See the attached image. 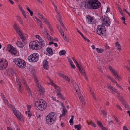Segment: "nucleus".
I'll return each instance as SVG.
<instances>
[{"mask_svg": "<svg viewBox=\"0 0 130 130\" xmlns=\"http://www.w3.org/2000/svg\"><path fill=\"white\" fill-rule=\"evenodd\" d=\"M101 6V3L98 0H87V2H83L82 6L88 9H96L99 8Z\"/></svg>", "mask_w": 130, "mask_h": 130, "instance_id": "1", "label": "nucleus"}, {"mask_svg": "<svg viewBox=\"0 0 130 130\" xmlns=\"http://www.w3.org/2000/svg\"><path fill=\"white\" fill-rule=\"evenodd\" d=\"M44 44L43 41L40 42L38 41H34L30 42L29 46L30 48L33 50H38L41 48L43 46H44Z\"/></svg>", "mask_w": 130, "mask_h": 130, "instance_id": "2", "label": "nucleus"}, {"mask_svg": "<svg viewBox=\"0 0 130 130\" xmlns=\"http://www.w3.org/2000/svg\"><path fill=\"white\" fill-rule=\"evenodd\" d=\"M35 105L39 110L41 111L45 109L47 107V104L45 102L42 100L36 101Z\"/></svg>", "mask_w": 130, "mask_h": 130, "instance_id": "3", "label": "nucleus"}, {"mask_svg": "<svg viewBox=\"0 0 130 130\" xmlns=\"http://www.w3.org/2000/svg\"><path fill=\"white\" fill-rule=\"evenodd\" d=\"M97 34L103 37L106 35V31L104 26L103 25H99L96 30Z\"/></svg>", "mask_w": 130, "mask_h": 130, "instance_id": "4", "label": "nucleus"}, {"mask_svg": "<svg viewBox=\"0 0 130 130\" xmlns=\"http://www.w3.org/2000/svg\"><path fill=\"white\" fill-rule=\"evenodd\" d=\"M13 62L19 68H24L25 67L26 63L25 62L21 59L15 58L13 59Z\"/></svg>", "mask_w": 130, "mask_h": 130, "instance_id": "5", "label": "nucleus"}, {"mask_svg": "<svg viewBox=\"0 0 130 130\" xmlns=\"http://www.w3.org/2000/svg\"><path fill=\"white\" fill-rule=\"evenodd\" d=\"M55 115V113L53 112L50 113L47 115L46 118V120L48 123L50 122L53 124L55 122L56 118Z\"/></svg>", "mask_w": 130, "mask_h": 130, "instance_id": "6", "label": "nucleus"}, {"mask_svg": "<svg viewBox=\"0 0 130 130\" xmlns=\"http://www.w3.org/2000/svg\"><path fill=\"white\" fill-rule=\"evenodd\" d=\"M39 59V56L37 53H34L29 56L28 59L30 62H35Z\"/></svg>", "mask_w": 130, "mask_h": 130, "instance_id": "7", "label": "nucleus"}, {"mask_svg": "<svg viewBox=\"0 0 130 130\" xmlns=\"http://www.w3.org/2000/svg\"><path fill=\"white\" fill-rule=\"evenodd\" d=\"M7 50L12 54L14 56L16 55L17 54V49L9 44L7 45Z\"/></svg>", "mask_w": 130, "mask_h": 130, "instance_id": "8", "label": "nucleus"}, {"mask_svg": "<svg viewBox=\"0 0 130 130\" xmlns=\"http://www.w3.org/2000/svg\"><path fill=\"white\" fill-rule=\"evenodd\" d=\"M7 66V62L6 59H0V70L5 69Z\"/></svg>", "mask_w": 130, "mask_h": 130, "instance_id": "9", "label": "nucleus"}, {"mask_svg": "<svg viewBox=\"0 0 130 130\" xmlns=\"http://www.w3.org/2000/svg\"><path fill=\"white\" fill-rule=\"evenodd\" d=\"M103 23L106 26H110V21L109 18L106 16H102L101 18Z\"/></svg>", "mask_w": 130, "mask_h": 130, "instance_id": "10", "label": "nucleus"}, {"mask_svg": "<svg viewBox=\"0 0 130 130\" xmlns=\"http://www.w3.org/2000/svg\"><path fill=\"white\" fill-rule=\"evenodd\" d=\"M76 63V66L78 68L80 72L83 74V75L84 76L85 79L86 80H87L88 78L85 73V71L83 67L81 65H79L77 62Z\"/></svg>", "mask_w": 130, "mask_h": 130, "instance_id": "11", "label": "nucleus"}, {"mask_svg": "<svg viewBox=\"0 0 130 130\" xmlns=\"http://www.w3.org/2000/svg\"><path fill=\"white\" fill-rule=\"evenodd\" d=\"M86 20L88 23L93 24L95 23L94 20L93 18L89 15L87 16Z\"/></svg>", "mask_w": 130, "mask_h": 130, "instance_id": "12", "label": "nucleus"}, {"mask_svg": "<svg viewBox=\"0 0 130 130\" xmlns=\"http://www.w3.org/2000/svg\"><path fill=\"white\" fill-rule=\"evenodd\" d=\"M13 111L14 114L15 115L16 117L19 120H21V119L22 118L23 116L21 115L20 112H17V110H16V109L15 110H13Z\"/></svg>", "mask_w": 130, "mask_h": 130, "instance_id": "13", "label": "nucleus"}, {"mask_svg": "<svg viewBox=\"0 0 130 130\" xmlns=\"http://www.w3.org/2000/svg\"><path fill=\"white\" fill-rule=\"evenodd\" d=\"M76 91L77 92H78V97H79L80 101L82 102V104L84 105L85 103L84 99L83 98V97L80 95V93L79 92V89H76Z\"/></svg>", "mask_w": 130, "mask_h": 130, "instance_id": "14", "label": "nucleus"}, {"mask_svg": "<svg viewBox=\"0 0 130 130\" xmlns=\"http://www.w3.org/2000/svg\"><path fill=\"white\" fill-rule=\"evenodd\" d=\"M13 27L14 29L16 30V32L19 35H20V33L22 32V31H21V29L16 23H15V25Z\"/></svg>", "mask_w": 130, "mask_h": 130, "instance_id": "15", "label": "nucleus"}, {"mask_svg": "<svg viewBox=\"0 0 130 130\" xmlns=\"http://www.w3.org/2000/svg\"><path fill=\"white\" fill-rule=\"evenodd\" d=\"M107 87L108 88L110 92L112 94L114 93L116 89L114 87L110 85H108Z\"/></svg>", "mask_w": 130, "mask_h": 130, "instance_id": "16", "label": "nucleus"}, {"mask_svg": "<svg viewBox=\"0 0 130 130\" xmlns=\"http://www.w3.org/2000/svg\"><path fill=\"white\" fill-rule=\"evenodd\" d=\"M37 87L39 89V90L41 95H43L44 92V89L40 85H38Z\"/></svg>", "mask_w": 130, "mask_h": 130, "instance_id": "17", "label": "nucleus"}, {"mask_svg": "<svg viewBox=\"0 0 130 130\" xmlns=\"http://www.w3.org/2000/svg\"><path fill=\"white\" fill-rule=\"evenodd\" d=\"M112 73L113 74V76L116 79L119 80L121 79L120 76L115 71L113 72Z\"/></svg>", "mask_w": 130, "mask_h": 130, "instance_id": "18", "label": "nucleus"}, {"mask_svg": "<svg viewBox=\"0 0 130 130\" xmlns=\"http://www.w3.org/2000/svg\"><path fill=\"white\" fill-rule=\"evenodd\" d=\"M43 67L44 69H48V62L46 60H45L43 62Z\"/></svg>", "mask_w": 130, "mask_h": 130, "instance_id": "19", "label": "nucleus"}, {"mask_svg": "<svg viewBox=\"0 0 130 130\" xmlns=\"http://www.w3.org/2000/svg\"><path fill=\"white\" fill-rule=\"evenodd\" d=\"M20 34V35H19V36L20 37L21 39L22 40V41L25 43L26 40V37L23 35L22 32Z\"/></svg>", "mask_w": 130, "mask_h": 130, "instance_id": "20", "label": "nucleus"}, {"mask_svg": "<svg viewBox=\"0 0 130 130\" xmlns=\"http://www.w3.org/2000/svg\"><path fill=\"white\" fill-rule=\"evenodd\" d=\"M115 45L116 47H117V49L118 50L120 51L121 50V45L119 44V42H117L115 43Z\"/></svg>", "mask_w": 130, "mask_h": 130, "instance_id": "21", "label": "nucleus"}, {"mask_svg": "<svg viewBox=\"0 0 130 130\" xmlns=\"http://www.w3.org/2000/svg\"><path fill=\"white\" fill-rule=\"evenodd\" d=\"M46 51L48 52L49 54L50 55H52L53 54V52L51 48L50 47H47L46 48Z\"/></svg>", "mask_w": 130, "mask_h": 130, "instance_id": "22", "label": "nucleus"}, {"mask_svg": "<svg viewBox=\"0 0 130 130\" xmlns=\"http://www.w3.org/2000/svg\"><path fill=\"white\" fill-rule=\"evenodd\" d=\"M74 127L75 128H77L78 130H80L82 128L81 125L80 124L77 125H74Z\"/></svg>", "mask_w": 130, "mask_h": 130, "instance_id": "23", "label": "nucleus"}, {"mask_svg": "<svg viewBox=\"0 0 130 130\" xmlns=\"http://www.w3.org/2000/svg\"><path fill=\"white\" fill-rule=\"evenodd\" d=\"M96 50L97 51L98 53H102L104 51V50L102 48H96Z\"/></svg>", "mask_w": 130, "mask_h": 130, "instance_id": "24", "label": "nucleus"}, {"mask_svg": "<svg viewBox=\"0 0 130 130\" xmlns=\"http://www.w3.org/2000/svg\"><path fill=\"white\" fill-rule=\"evenodd\" d=\"M59 53L60 55H64L66 54V52L65 50H63L60 51Z\"/></svg>", "mask_w": 130, "mask_h": 130, "instance_id": "25", "label": "nucleus"}, {"mask_svg": "<svg viewBox=\"0 0 130 130\" xmlns=\"http://www.w3.org/2000/svg\"><path fill=\"white\" fill-rule=\"evenodd\" d=\"M19 47L22 48L24 46L23 43L20 41H18L17 43Z\"/></svg>", "mask_w": 130, "mask_h": 130, "instance_id": "26", "label": "nucleus"}, {"mask_svg": "<svg viewBox=\"0 0 130 130\" xmlns=\"http://www.w3.org/2000/svg\"><path fill=\"white\" fill-rule=\"evenodd\" d=\"M17 19L18 21L20 22V24H23V21L21 19V18L19 16L17 17Z\"/></svg>", "mask_w": 130, "mask_h": 130, "instance_id": "27", "label": "nucleus"}, {"mask_svg": "<svg viewBox=\"0 0 130 130\" xmlns=\"http://www.w3.org/2000/svg\"><path fill=\"white\" fill-rule=\"evenodd\" d=\"M22 83L25 86L26 88H28V90H29V88L28 86L27 85V84L26 83L25 81L23 80Z\"/></svg>", "mask_w": 130, "mask_h": 130, "instance_id": "28", "label": "nucleus"}, {"mask_svg": "<svg viewBox=\"0 0 130 130\" xmlns=\"http://www.w3.org/2000/svg\"><path fill=\"white\" fill-rule=\"evenodd\" d=\"M57 95L59 96V97L62 100H64L65 99L64 98L63 96V95L62 94L60 93L59 92L57 93Z\"/></svg>", "mask_w": 130, "mask_h": 130, "instance_id": "29", "label": "nucleus"}, {"mask_svg": "<svg viewBox=\"0 0 130 130\" xmlns=\"http://www.w3.org/2000/svg\"><path fill=\"white\" fill-rule=\"evenodd\" d=\"M97 123L98 125L101 128L103 126L102 123L99 121H97Z\"/></svg>", "mask_w": 130, "mask_h": 130, "instance_id": "30", "label": "nucleus"}, {"mask_svg": "<svg viewBox=\"0 0 130 130\" xmlns=\"http://www.w3.org/2000/svg\"><path fill=\"white\" fill-rule=\"evenodd\" d=\"M89 122L94 127H95L96 126L95 124L92 121H90Z\"/></svg>", "mask_w": 130, "mask_h": 130, "instance_id": "31", "label": "nucleus"}, {"mask_svg": "<svg viewBox=\"0 0 130 130\" xmlns=\"http://www.w3.org/2000/svg\"><path fill=\"white\" fill-rule=\"evenodd\" d=\"M60 13L59 14H58L59 16V17L57 18V20L61 24L62 21H61V16L60 15Z\"/></svg>", "mask_w": 130, "mask_h": 130, "instance_id": "32", "label": "nucleus"}, {"mask_svg": "<svg viewBox=\"0 0 130 130\" xmlns=\"http://www.w3.org/2000/svg\"><path fill=\"white\" fill-rule=\"evenodd\" d=\"M35 82L36 83V85H37V86L38 85H40L39 84V82L38 80L36 78H35Z\"/></svg>", "mask_w": 130, "mask_h": 130, "instance_id": "33", "label": "nucleus"}, {"mask_svg": "<svg viewBox=\"0 0 130 130\" xmlns=\"http://www.w3.org/2000/svg\"><path fill=\"white\" fill-rule=\"evenodd\" d=\"M101 112L102 114L105 116V117H106L107 115L106 112L103 110H101Z\"/></svg>", "mask_w": 130, "mask_h": 130, "instance_id": "34", "label": "nucleus"}, {"mask_svg": "<svg viewBox=\"0 0 130 130\" xmlns=\"http://www.w3.org/2000/svg\"><path fill=\"white\" fill-rule=\"evenodd\" d=\"M123 105L125 108L127 109H129V106L128 104L126 103H123Z\"/></svg>", "mask_w": 130, "mask_h": 130, "instance_id": "35", "label": "nucleus"}, {"mask_svg": "<svg viewBox=\"0 0 130 130\" xmlns=\"http://www.w3.org/2000/svg\"><path fill=\"white\" fill-rule=\"evenodd\" d=\"M47 25L48 28L50 29L51 31H52V27H51V26L50 24L49 23V22H47Z\"/></svg>", "mask_w": 130, "mask_h": 130, "instance_id": "36", "label": "nucleus"}, {"mask_svg": "<svg viewBox=\"0 0 130 130\" xmlns=\"http://www.w3.org/2000/svg\"><path fill=\"white\" fill-rule=\"evenodd\" d=\"M81 36L86 41H87L88 42H90L89 40L88 39H87L82 34H81Z\"/></svg>", "mask_w": 130, "mask_h": 130, "instance_id": "37", "label": "nucleus"}, {"mask_svg": "<svg viewBox=\"0 0 130 130\" xmlns=\"http://www.w3.org/2000/svg\"><path fill=\"white\" fill-rule=\"evenodd\" d=\"M67 112V110L65 108H63V111L62 112V115H65V113Z\"/></svg>", "mask_w": 130, "mask_h": 130, "instance_id": "38", "label": "nucleus"}, {"mask_svg": "<svg viewBox=\"0 0 130 130\" xmlns=\"http://www.w3.org/2000/svg\"><path fill=\"white\" fill-rule=\"evenodd\" d=\"M57 27V28L59 32L61 34V35L62 34H63V33H64L63 31L62 30L61 28H60V29H59L58 27Z\"/></svg>", "mask_w": 130, "mask_h": 130, "instance_id": "39", "label": "nucleus"}, {"mask_svg": "<svg viewBox=\"0 0 130 130\" xmlns=\"http://www.w3.org/2000/svg\"><path fill=\"white\" fill-rule=\"evenodd\" d=\"M109 69L110 70L111 72L112 73L113 72H114L115 71V70H114L110 66L109 67Z\"/></svg>", "mask_w": 130, "mask_h": 130, "instance_id": "40", "label": "nucleus"}, {"mask_svg": "<svg viewBox=\"0 0 130 130\" xmlns=\"http://www.w3.org/2000/svg\"><path fill=\"white\" fill-rule=\"evenodd\" d=\"M67 58L68 59V61L69 62L70 65L72 64H73V62L72 61L71 59L70 58H69L68 57H67Z\"/></svg>", "mask_w": 130, "mask_h": 130, "instance_id": "41", "label": "nucleus"}, {"mask_svg": "<svg viewBox=\"0 0 130 130\" xmlns=\"http://www.w3.org/2000/svg\"><path fill=\"white\" fill-rule=\"evenodd\" d=\"M44 30H44V32H45L46 33V35L47 36H49V38H50V40H52V39L51 38V36H50V35L46 32V29H45Z\"/></svg>", "mask_w": 130, "mask_h": 130, "instance_id": "42", "label": "nucleus"}, {"mask_svg": "<svg viewBox=\"0 0 130 130\" xmlns=\"http://www.w3.org/2000/svg\"><path fill=\"white\" fill-rule=\"evenodd\" d=\"M22 14L24 16V17L26 18V13H25V11L24 10H22Z\"/></svg>", "mask_w": 130, "mask_h": 130, "instance_id": "43", "label": "nucleus"}, {"mask_svg": "<svg viewBox=\"0 0 130 130\" xmlns=\"http://www.w3.org/2000/svg\"><path fill=\"white\" fill-rule=\"evenodd\" d=\"M35 37L37 38L38 39L40 40H42L41 37L39 35H36L35 36Z\"/></svg>", "mask_w": 130, "mask_h": 130, "instance_id": "44", "label": "nucleus"}, {"mask_svg": "<svg viewBox=\"0 0 130 130\" xmlns=\"http://www.w3.org/2000/svg\"><path fill=\"white\" fill-rule=\"evenodd\" d=\"M70 124L71 125H72L73 124V120L70 119L69 121Z\"/></svg>", "mask_w": 130, "mask_h": 130, "instance_id": "45", "label": "nucleus"}, {"mask_svg": "<svg viewBox=\"0 0 130 130\" xmlns=\"http://www.w3.org/2000/svg\"><path fill=\"white\" fill-rule=\"evenodd\" d=\"M51 83L52 86H54L55 87H57L58 88V86H56L55 84L53 82L52 80H51Z\"/></svg>", "mask_w": 130, "mask_h": 130, "instance_id": "46", "label": "nucleus"}, {"mask_svg": "<svg viewBox=\"0 0 130 130\" xmlns=\"http://www.w3.org/2000/svg\"><path fill=\"white\" fill-rule=\"evenodd\" d=\"M38 16L41 19H43V17L42 16V14H40L39 13H38Z\"/></svg>", "mask_w": 130, "mask_h": 130, "instance_id": "47", "label": "nucleus"}, {"mask_svg": "<svg viewBox=\"0 0 130 130\" xmlns=\"http://www.w3.org/2000/svg\"><path fill=\"white\" fill-rule=\"evenodd\" d=\"M27 107L28 111H30V109L31 108V106H30L27 105Z\"/></svg>", "mask_w": 130, "mask_h": 130, "instance_id": "48", "label": "nucleus"}, {"mask_svg": "<svg viewBox=\"0 0 130 130\" xmlns=\"http://www.w3.org/2000/svg\"><path fill=\"white\" fill-rule=\"evenodd\" d=\"M43 22L44 23H45L47 24V22H48V21L46 20V19H45L44 18H43Z\"/></svg>", "mask_w": 130, "mask_h": 130, "instance_id": "49", "label": "nucleus"}, {"mask_svg": "<svg viewBox=\"0 0 130 130\" xmlns=\"http://www.w3.org/2000/svg\"><path fill=\"white\" fill-rule=\"evenodd\" d=\"M27 113H28V117H29V118L31 116V113L30 112L28 111H27Z\"/></svg>", "mask_w": 130, "mask_h": 130, "instance_id": "50", "label": "nucleus"}, {"mask_svg": "<svg viewBox=\"0 0 130 130\" xmlns=\"http://www.w3.org/2000/svg\"><path fill=\"white\" fill-rule=\"evenodd\" d=\"M54 7L55 8V11L57 13V14H59V12L58 11V9H57V7L56 6H54Z\"/></svg>", "mask_w": 130, "mask_h": 130, "instance_id": "51", "label": "nucleus"}, {"mask_svg": "<svg viewBox=\"0 0 130 130\" xmlns=\"http://www.w3.org/2000/svg\"><path fill=\"white\" fill-rule=\"evenodd\" d=\"M10 108L12 109V110H15V107L13 106L12 105H10Z\"/></svg>", "mask_w": 130, "mask_h": 130, "instance_id": "52", "label": "nucleus"}, {"mask_svg": "<svg viewBox=\"0 0 130 130\" xmlns=\"http://www.w3.org/2000/svg\"><path fill=\"white\" fill-rule=\"evenodd\" d=\"M18 85L19 87L20 90L21 88V85L20 82H19V83H18Z\"/></svg>", "mask_w": 130, "mask_h": 130, "instance_id": "53", "label": "nucleus"}, {"mask_svg": "<svg viewBox=\"0 0 130 130\" xmlns=\"http://www.w3.org/2000/svg\"><path fill=\"white\" fill-rule=\"evenodd\" d=\"M26 89H27V90L28 91V93L29 94V95H31V92L30 91V89L29 88V90H28V88H26Z\"/></svg>", "mask_w": 130, "mask_h": 130, "instance_id": "54", "label": "nucleus"}, {"mask_svg": "<svg viewBox=\"0 0 130 130\" xmlns=\"http://www.w3.org/2000/svg\"><path fill=\"white\" fill-rule=\"evenodd\" d=\"M118 10H119V11L120 12V13L122 15H123V13H122V11L121 10V8L119 7H118Z\"/></svg>", "mask_w": 130, "mask_h": 130, "instance_id": "55", "label": "nucleus"}, {"mask_svg": "<svg viewBox=\"0 0 130 130\" xmlns=\"http://www.w3.org/2000/svg\"><path fill=\"white\" fill-rule=\"evenodd\" d=\"M116 106L120 110H122V108L120 107V106L118 105V104H116Z\"/></svg>", "mask_w": 130, "mask_h": 130, "instance_id": "56", "label": "nucleus"}, {"mask_svg": "<svg viewBox=\"0 0 130 130\" xmlns=\"http://www.w3.org/2000/svg\"><path fill=\"white\" fill-rule=\"evenodd\" d=\"M123 130H129L127 127L125 126H123Z\"/></svg>", "mask_w": 130, "mask_h": 130, "instance_id": "57", "label": "nucleus"}, {"mask_svg": "<svg viewBox=\"0 0 130 130\" xmlns=\"http://www.w3.org/2000/svg\"><path fill=\"white\" fill-rule=\"evenodd\" d=\"M111 81L113 83H117V82L114 79H111Z\"/></svg>", "mask_w": 130, "mask_h": 130, "instance_id": "58", "label": "nucleus"}, {"mask_svg": "<svg viewBox=\"0 0 130 130\" xmlns=\"http://www.w3.org/2000/svg\"><path fill=\"white\" fill-rule=\"evenodd\" d=\"M71 66V67L74 69H75V65H73V64H72L70 65Z\"/></svg>", "mask_w": 130, "mask_h": 130, "instance_id": "59", "label": "nucleus"}, {"mask_svg": "<svg viewBox=\"0 0 130 130\" xmlns=\"http://www.w3.org/2000/svg\"><path fill=\"white\" fill-rule=\"evenodd\" d=\"M64 38V40L66 41L67 42H68L69 40L68 39H67V38L66 37V36H65L64 37V38Z\"/></svg>", "mask_w": 130, "mask_h": 130, "instance_id": "60", "label": "nucleus"}, {"mask_svg": "<svg viewBox=\"0 0 130 130\" xmlns=\"http://www.w3.org/2000/svg\"><path fill=\"white\" fill-rule=\"evenodd\" d=\"M114 118H115V119L116 120V121L117 122H118L119 121V120H118V119L117 118V117L115 116H114Z\"/></svg>", "mask_w": 130, "mask_h": 130, "instance_id": "61", "label": "nucleus"}, {"mask_svg": "<svg viewBox=\"0 0 130 130\" xmlns=\"http://www.w3.org/2000/svg\"><path fill=\"white\" fill-rule=\"evenodd\" d=\"M30 14V15L31 16H32L33 15V12L32 11L30 10L29 11H28Z\"/></svg>", "mask_w": 130, "mask_h": 130, "instance_id": "62", "label": "nucleus"}, {"mask_svg": "<svg viewBox=\"0 0 130 130\" xmlns=\"http://www.w3.org/2000/svg\"><path fill=\"white\" fill-rule=\"evenodd\" d=\"M113 123V122L112 121V120H111V121H110L109 122V124H110V125H112V124Z\"/></svg>", "mask_w": 130, "mask_h": 130, "instance_id": "63", "label": "nucleus"}, {"mask_svg": "<svg viewBox=\"0 0 130 130\" xmlns=\"http://www.w3.org/2000/svg\"><path fill=\"white\" fill-rule=\"evenodd\" d=\"M101 128L103 130H107L106 127H104L103 126Z\"/></svg>", "mask_w": 130, "mask_h": 130, "instance_id": "64", "label": "nucleus"}]
</instances>
